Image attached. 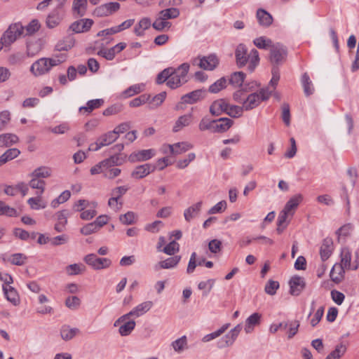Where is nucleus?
Wrapping results in <instances>:
<instances>
[{"label": "nucleus", "instance_id": "338daca9", "mask_svg": "<svg viewBox=\"0 0 359 359\" xmlns=\"http://www.w3.org/2000/svg\"><path fill=\"white\" fill-rule=\"evenodd\" d=\"M244 110L243 107H239L237 105H229L227 107L226 114L232 118H238L242 116L243 111Z\"/></svg>", "mask_w": 359, "mask_h": 359}, {"label": "nucleus", "instance_id": "a19ab883", "mask_svg": "<svg viewBox=\"0 0 359 359\" xmlns=\"http://www.w3.org/2000/svg\"><path fill=\"white\" fill-rule=\"evenodd\" d=\"M245 78V74L243 72H235L231 74L229 83L234 87H241Z\"/></svg>", "mask_w": 359, "mask_h": 359}, {"label": "nucleus", "instance_id": "4c0bfd02", "mask_svg": "<svg viewBox=\"0 0 359 359\" xmlns=\"http://www.w3.org/2000/svg\"><path fill=\"white\" fill-rule=\"evenodd\" d=\"M79 333L78 328H71L69 325H63L60 330V335L62 339L69 341Z\"/></svg>", "mask_w": 359, "mask_h": 359}, {"label": "nucleus", "instance_id": "c03bdc74", "mask_svg": "<svg viewBox=\"0 0 359 359\" xmlns=\"http://www.w3.org/2000/svg\"><path fill=\"white\" fill-rule=\"evenodd\" d=\"M166 98V92L163 91L155 96H154L152 98L150 97L149 102H147V103L149 104L150 109H155L158 107L162 104V103L164 102V100Z\"/></svg>", "mask_w": 359, "mask_h": 359}, {"label": "nucleus", "instance_id": "423d86ee", "mask_svg": "<svg viewBox=\"0 0 359 359\" xmlns=\"http://www.w3.org/2000/svg\"><path fill=\"white\" fill-rule=\"evenodd\" d=\"M24 27L20 24H13L9 26L1 38V43L5 46H10L18 37L23 34Z\"/></svg>", "mask_w": 359, "mask_h": 359}, {"label": "nucleus", "instance_id": "473e14b6", "mask_svg": "<svg viewBox=\"0 0 359 359\" xmlns=\"http://www.w3.org/2000/svg\"><path fill=\"white\" fill-rule=\"evenodd\" d=\"M182 257L180 255H175L169 257L163 261L158 262V265L161 269H169L175 268L180 262Z\"/></svg>", "mask_w": 359, "mask_h": 359}, {"label": "nucleus", "instance_id": "1a4fd4ad", "mask_svg": "<svg viewBox=\"0 0 359 359\" xmlns=\"http://www.w3.org/2000/svg\"><path fill=\"white\" fill-rule=\"evenodd\" d=\"M85 262L95 270H101L110 266L111 259L98 257L95 254H89L84 257Z\"/></svg>", "mask_w": 359, "mask_h": 359}, {"label": "nucleus", "instance_id": "69168bd1", "mask_svg": "<svg viewBox=\"0 0 359 359\" xmlns=\"http://www.w3.org/2000/svg\"><path fill=\"white\" fill-rule=\"evenodd\" d=\"M180 250V245L175 241H170L166 245L162 251L168 255H174L176 252Z\"/></svg>", "mask_w": 359, "mask_h": 359}, {"label": "nucleus", "instance_id": "2f4dec72", "mask_svg": "<svg viewBox=\"0 0 359 359\" xmlns=\"http://www.w3.org/2000/svg\"><path fill=\"white\" fill-rule=\"evenodd\" d=\"M19 140L18 137L13 133H4L0 135V147H8L17 143Z\"/></svg>", "mask_w": 359, "mask_h": 359}, {"label": "nucleus", "instance_id": "9b49d317", "mask_svg": "<svg viewBox=\"0 0 359 359\" xmlns=\"http://www.w3.org/2000/svg\"><path fill=\"white\" fill-rule=\"evenodd\" d=\"M206 90L205 89H198L187 93L181 97V102L183 104H192L205 98Z\"/></svg>", "mask_w": 359, "mask_h": 359}, {"label": "nucleus", "instance_id": "20e7f679", "mask_svg": "<svg viewBox=\"0 0 359 359\" xmlns=\"http://www.w3.org/2000/svg\"><path fill=\"white\" fill-rule=\"evenodd\" d=\"M112 34V28L106 29L98 32V36H105L95 42V48H99L97 54L107 60H112V48L109 47L112 39L111 35Z\"/></svg>", "mask_w": 359, "mask_h": 359}, {"label": "nucleus", "instance_id": "b1692460", "mask_svg": "<svg viewBox=\"0 0 359 359\" xmlns=\"http://www.w3.org/2000/svg\"><path fill=\"white\" fill-rule=\"evenodd\" d=\"M261 318L262 315L259 313L256 312L250 315L245 320V332L247 334L251 333L255 327L261 323Z\"/></svg>", "mask_w": 359, "mask_h": 359}, {"label": "nucleus", "instance_id": "dca6fc26", "mask_svg": "<svg viewBox=\"0 0 359 359\" xmlns=\"http://www.w3.org/2000/svg\"><path fill=\"white\" fill-rule=\"evenodd\" d=\"M112 143V132H108L100 137L96 142L90 144L88 151H96L104 146Z\"/></svg>", "mask_w": 359, "mask_h": 359}, {"label": "nucleus", "instance_id": "4468645a", "mask_svg": "<svg viewBox=\"0 0 359 359\" xmlns=\"http://www.w3.org/2000/svg\"><path fill=\"white\" fill-rule=\"evenodd\" d=\"M93 24V21L92 20L84 18L76 20L72 23L69 27V29L76 34L86 32L90 29Z\"/></svg>", "mask_w": 359, "mask_h": 359}, {"label": "nucleus", "instance_id": "49530a36", "mask_svg": "<svg viewBox=\"0 0 359 359\" xmlns=\"http://www.w3.org/2000/svg\"><path fill=\"white\" fill-rule=\"evenodd\" d=\"M104 104V100L102 99H95L89 100L86 107H81L79 108V111L81 112L83 111H86L88 113H90L93 110L100 107Z\"/></svg>", "mask_w": 359, "mask_h": 359}, {"label": "nucleus", "instance_id": "cd10ccee", "mask_svg": "<svg viewBox=\"0 0 359 359\" xmlns=\"http://www.w3.org/2000/svg\"><path fill=\"white\" fill-rule=\"evenodd\" d=\"M256 17L261 26L269 27L273 22V18L271 15L262 8H259L257 11Z\"/></svg>", "mask_w": 359, "mask_h": 359}, {"label": "nucleus", "instance_id": "ea45409f", "mask_svg": "<svg viewBox=\"0 0 359 359\" xmlns=\"http://www.w3.org/2000/svg\"><path fill=\"white\" fill-rule=\"evenodd\" d=\"M302 86L304 88V93L306 96H309L313 93L314 88L313 87L312 82L307 73H304L301 79Z\"/></svg>", "mask_w": 359, "mask_h": 359}, {"label": "nucleus", "instance_id": "4d7b16f0", "mask_svg": "<svg viewBox=\"0 0 359 359\" xmlns=\"http://www.w3.org/2000/svg\"><path fill=\"white\" fill-rule=\"evenodd\" d=\"M150 95L149 94H142L140 96L134 98L129 102V106L130 107H140L147 102H149Z\"/></svg>", "mask_w": 359, "mask_h": 359}, {"label": "nucleus", "instance_id": "3c124183", "mask_svg": "<svg viewBox=\"0 0 359 359\" xmlns=\"http://www.w3.org/2000/svg\"><path fill=\"white\" fill-rule=\"evenodd\" d=\"M31 180L29 182V186L32 189L40 190V192L36 193V194L41 196L45 190V181L37 177H31Z\"/></svg>", "mask_w": 359, "mask_h": 359}, {"label": "nucleus", "instance_id": "603ef678", "mask_svg": "<svg viewBox=\"0 0 359 359\" xmlns=\"http://www.w3.org/2000/svg\"><path fill=\"white\" fill-rule=\"evenodd\" d=\"M253 43L259 49H267L273 45L272 41L270 39H267L264 36H260L253 40Z\"/></svg>", "mask_w": 359, "mask_h": 359}, {"label": "nucleus", "instance_id": "5fc2aeb1", "mask_svg": "<svg viewBox=\"0 0 359 359\" xmlns=\"http://www.w3.org/2000/svg\"><path fill=\"white\" fill-rule=\"evenodd\" d=\"M299 322L298 320H287V334L289 339H292L298 332Z\"/></svg>", "mask_w": 359, "mask_h": 359}, {"label": "nucleus", "instance_id": "0e129e2a", "mask_svg": "<svg viewBox=\"0 0 359 359\" xmlns=\"http://www.w3.org/2000/svg\"><path fill=\"white\" fill-rule=\"evenodd\" d=\"M71 196L69 191L66 190L63 191L57 198L54 199L51 202V207L56 208L60 204L66 202Z\"/></svg>", "mask_w": 359, "mask_h": 359}, {"label": "nucleus", "instance_id": "f704fd0d", "mask_svg": "<svg viewBox=\"0 0 359 359\" xmlns=\"http://www.w3.org/2000/svg\"><path fill=\"white\" fill-rule=\"evenodd\" d=\"M75 43V39L73 36L69 35L60 41L56 45V49L58 51L68 50L71 49Z\"/></svg>", "mask_w": 359, "mask_h": 359}, {"label": "nucleus", "instance_id": "774afa93", "mask_svg": "<svg viewBox=\"0 0 359 359\" xmlns=\"http://www.w3.org/2000/svg\"><path fill=\"white\" fill-rule=\"evenodd\" d=\"M0 215L16 217L18 216V213L15 208L10 207L2 201V205L0 207Z\"/></svg>", "mask_w": 359, "mask_h": 359}, {"label": "nucleus", "instance_id": "aec40b11", "mask_svg": "<svg viewBox=\"0 0 359 359\" xmlns=\"http://www.w3.org/2000/svg\"><path fill=\"white\" fill-rule=\"evenodd\" d=\"M129 186H119L114 189V209L119 210L123 204V201L121 199V196L124 195L129 189Z\"/></svg>", "mask_w": 359, "mask_h": 359}, {"label": "nucleus", "instance_id": "79ce46f5", "mask_svg": "<svg viewBox=\"0 0 359 359\" xmlns=\"http://www.w3.org/2000/svg\"><path fill=\"white\" fill-rule=\"evenodd\" d=\"M341 265L346 269H351V252L348 247H344L341 250Z\"/></svg>", "mask_w": 359, "mask_h": 359}, {"label": "nucleus", "instance_id": "13d9d810", "mask_svg": "<svg viewBox=\"0 0 359 359\" xmlns=\"http://www.w3.org/2000/svg\"><path fill=\"white\" fill-rule=\"evenodd\" d=\"M85 271L83 264H72L67 266L66 271L69 276L77 275Z\"/></svg>", "mask_w": 359, "mask_h": 359}, {"label": "nucleus", "instance_id": "6ab92c4d", "mask_svg": "<svg viewBox=\"0 0 359 359\" xmlns=\"http://www.w3.org/2000/svg\"><path fill=\"white\" fill-rule=\"evenodd\" d=\"M229 107L228 102L224 99H218L215 100L210 107V113L218 116L223 113H226L227 107Z\"/></svg>", "mask_w": 359, "mask_h": 359}, {"label": "nucleus", "instance_id": "bf43d9fd", "mask_svg": "<svg viewBox=\"0 0 359 359\" xmlns=\"http://www.w3.org/2000/svg\"><path fill=\"white\" fill-rule=\"evenodd\" d=\"M187 344V339L186 336H182V337L175 340L172 342V346L173 349L178 353L182 352L185 348Z\"/></svg>", "mask_w": 359, "mask_h": 359}, {"label": "nucleus", "instance_id": "f8f14e48", "mask_svg": "<svg viewBox=\"0 0 359 359\" xmlns=\"http://www.w3.org/2000/svg\"><path fill=\"white\" fill-rule=\"evenodd\" d=\"M290 293L293 296H299L306 286L304 278L294 276L291 278L289 282Z\"/></svg>", "mask_w": 359, "mask_h": 359}, {"label": "nucleus", "instance_id": "72a5a7b5", "mask_svg": "<svg viewBox=\"0 0 359 359\" xmlns=\"http://www.w3.org/2000/svg\"><path fill=\"white\" fill-rule=\"evenodd\" d=\"M3 290L8 301L14 305H17L19 303L20 299L14 287L12 286H3Z\"/></svg>", "mask_w": 359, "mask_h": 359}, {"label": "nucleus", "instance_id": "864d4df0", "mask_svg": "<svg viewBox=\"0 0 359 359\" xmlns=\"http://www.w3.org/2000/svg\"><path fill=\"white\" fill-rule=\"evenodd\" d=\"M226 82L227 80L226 78L222 77L209 87V92L211 93H217L219 92L221 90L226 87Z\"/></svg>", "mask_w": 359, "mask_h": 359}, {"label": "nucleus", "instance_id": "393cba45", "mask_svg": "<svg viewBox=\"0 0 359 359\" xmlns=\"http://www.w3.org/2000/svg\"><path fill=\"white\" fill-rule=\"evenodd\" d=\"M290 215L282 210L277 219V228L276 231L280 234L287 228L290 222Z\"/></svg>", "mask_w": 359, "mask_h": 359}, {"label": "nucleus", "instance_id": "412c9836", "mask_svg": "<svg viewBox=\"0 0 359 359\" xmlns=\"http://www.w3.org/2000/svg\"><path fill=\"white\" fill-rule=\"evenodd\" d=\"M219 64V60L215 55H210L203 57L200 60L199 67L205 70L212 71L215 69Z\"/></svg>", "mask_w": 359, "mask_h": 359}, {"label": "nucleus", "instance_id": "2eb2a0df", "mask_svg": "<svg viewBox=\"0 0 359 359\" xmlns=\"http://www.w3.org/2000/svg\"><path fill=\"white\" fill-rule=\"evenodd\" d=\"M156 151L153 149H143L135 151L129 155L128 159L130 162H136L151 159L155 156Z\"/></svg>", "mask_w": 359, "mask_h": 359}, {"label": "nucleus", "instance_id": "09e8293b", "mask_svg": "<svg viewBox=\"0 0 359 359\" xmlns=\"http://www.w3.org/2000/svg\"><path fill=\"white\" fill-rule=\"evenodd\" d=\"M158 15L168 21L169 19L177 18L180 15V11L176 8H169L161 11Z\"/></svg>", "mask_w": 359, "mask_h": 359}, {"label": "nucleus", "instance_id": "7c9ffc66", "mask_svg": "<svg viewBox=\"0 0 359 359\" xmlns=\"http://www.w3.org/2000/svg\"><path fill=\"white\" fill-rule=\"evenodd\" d=\"M344 269L346 268L343 265H334L330 274L331 280L336 283H340L344 278Z\"/></svg>", "mask_w": 359, "mask_h": 359}, {"label": "nucleus", "instance_id": "37998d69", "mask_svg": "<svg viewBox=\"0 0 359 359\" xmlns=\"http://www.w3.org/2000/svg\"><path fill=\"white\" fill-rule=\"evenodd\" d=\"M144 89V84L137 83L133 85L128 88L122 93V96L125 98L133 96L136 94L140 93Z\"/></svg>", "mask_w": 359, "mask_h": 359}, {"label": "nucleus", "instance_id": "f257e3e1", "mask_svg": "<svg viewBox=\"0 0 359 359\" xmlns=\"http://www.w3.org/2000/svg\"><path fill=\"white\" fill-rule=\"evenodd\" d=\"M235 58L236 65L239 68L243 67L249 62L248 69L250 72L255 71L260 60L259 52L253 48L248 53V50L243 43L237 46L235 50Z\"/></svg>", "mask_w": 359, "mask_h": 359}, {"label": "nucleus", "instance_id": "c9c22d12", "mask_svg": "<svg viewBox=\"0 0 359 359\" xmlns=\"http://www.w3.org/2000/svg\"><path fill=\"white\" fill-rule=\"evenodd\" d=\"M191 114L180 116L173 126L172 131L177 133L182 128L189 126L191 123Z\"/></svg>", "mask_w": 359, "mask_h": 359}, {"label": "nucleus", "instance_id": "052dcab7", "mask_svg": "<svg viewBox=\"0 0 359 359\" xmlns=\"http://www.w3.org/2000/svg\"><path fill=\"white\" fill-rule=\"evenodd\" d=\"M65 306L71 310H76L81 305V299L76 296H69L65 299Z\"/></svg>", "mask_w": 359, "mask_h": 359}, {"label": "nucleus", "instance_id": "680f3d73", "mask_svg": "<svg viewBox=\"0 0 359 359\" xmlns=\"http://www.w3.org/2000/svg\"><path fill=\"white\" fill-rule=\"evenodd\" d=\"M26 260L27 257L22 253L13 254L8 259V261L10 262L12 264L17 266L23 265Z\"/></svg>", "mask_w": 359, "mask_h": 359}, {"label": "nucleus", "instance_id": "39448f33", "mask_svg": "<svg viewBox=\"0 0 359 359\" xmlns=\"http://www.w3.org/2000/svg\"><path fill=\"white\" fill-rule=\"evenodd\" d=\"M287 55L285 46L280 43L273 44L270 48L269 60L273 66L278 67L286 60Z\"/></svg>", "mask_w": 359, "mask_h": 359}, {"label": "nucleus", "instance_id": "9d476101", "mask_svg": "<svg viewBox=\"0 0 359 359\" xmlns=\"http://www.w3.org/2000/svg\"><path fill=\"white\" fill-rule=\"evenodd\" d=\"M241 330L242 325L241 324L237 325L234 328L231 329L228 334L219 340L217 347L219 348H224L232 346Z\"/></svg>", "mask_w": 359, "mask_h": 359}, {"label": "nucleus", "instance_id": "e433bc0d", "mask_svg": "<svg viewBox=\"0 0 359 359\" xmlns=\"http://www.w3.org/2000/svg\"><path fill=\"white\" fill-rule=\"evenodd\" d=\"M123 148V144H117L114 146V165L121 164L125 161L127 155L123 153H120Z\"/></svg>", "mask_w": 359, "mask_h": 359}, {"label": "nucleus", "instance_id": "0eeeda50", "mask_svg": "<svg viewBox=\"0 0 359 359\" xmlns=\"http://www.w3.org/2000/svg\"><path fill=\"white\" fill-rule=\"evenodd\" d=\"M90 171L91 175L102 173L105 177L112 178V156H109L92 167Z\"/></svg>", "mask_w": 359, "mask_h": 359}, {"label": "nucleus", "instance_id": "a211bd4d", "mask_svg": "<svg viewBox=\"0 0 359 359\" xmlns=\"http://www.w3.org/2000/svg\"><path fill=\"white\" fill-rule=\"evenodd\" d=\"M156 169L155 165L151 163H146L137 166L136 168L132 172V177L136 179H141L151 172H154Z\"/></svg>", "mask_w": 359, "mask_h": 359}, {"label": "nucleus", "instance_id": "f03ea898", "mask_svg": "<svg viewBox=\"0 0 359 359\" xmlns=\"http://www.w3.org/2000/svg\"><path fill=\"white\" fill-rule=\"evenodd\" d=\"M65 60V55H55L51 58L43 57L32 64L30 71L35 76H40L49 72L51 67L57 66Z\"/></svg>", "mask_w": 359, "mask_h": 359}, {"label": "nucleus", "instance_id": "4be33fe9", "mask_svg": "<svg viewBox=\"0 0 359 359\" xmlns=\"http://www.w3.org/2000/svg\"><path fill=\"white\" fill-rule=\"evenodd\" d=\"M261 102H262L259 97L257 92L252 93L249 94L246 98H245V100L243 103V107L244 110L250 111L258 107Z\"/></svg>", "mask_w": 359, "mask_h": 359}, {"label": "nucleus", "instance_id": "bb28decb", "mask_svg": "<svg viewBox=\"0 0 359 359\" xmlns=\"http://www.w3.org/2000/svg\"><path fill=\"white\" fill-rule=\"evenodd\" d=\"M128 318H126L123 321L121 320L120 323L116 325H119L118 332L121 336H128L135 329V322L133 320H128Z\"/></svg>", "mask_w": 359, "mask_h": 359}, {"label": "nucleus", "instance_id": "58836bf2", "mask_svg": "<svg viewBox=\"0 0 359 359\" xmlns=\"http://www.w3.org/2000/svg\"><path fill=\"white\" fill-rule=\"evenodd\" d=\"M51 168L47 166H41L34 169L30 174V177H37L39 179L47 178L51 175Z\"/></svg>", "mask_w": 359, "mask_h": 359}, {"label": "nucleus", "instance_id": "6e6552de", "mask_svg": "<svg viewBox=\"0 0 359 359\" xmlns=\"http://www.w3.org/2000/svg\"><path fill=\"white\" fill-rule=\"evenodd\" d=\"M153 306V302L151 301H147L142 302L135 306L133 310H131L127 314L122 316L119 318L114 323V326L116 327L121 320H124L126 318H129L130 316H135L136 318L140 317L147 311H149Z\"/></svg>", "mask_w": 359, "mask_h": 359}, {"label": "nucleus", "instance_id": "7ed1b4c3", "mask_svg": "<svg viewBox=\"0 0 359 359\" xmlns=\"http://www.w3.org/2000/svg\"><path fill=\"white\" fill-rule=\"evenodd\" d=\"M189 67L188 63H183L177 68L171 67V74L170 79L166 82V85L171 89H175L187 83Z\"/></svg>", "mask_w": 359, "mask_h": 359}, {"label": "nucleus", "instance_id": "8fccbe9b", "mask_svg": "<svg viewBox=\"0 0 359 359\" xmlns=\"http://www.w3.org/2000/svg\"><path fill=\"white\" fill-rule=\"evenodd\" d=\"M346 347L342 344H339L336 346L334 350H333L325 359H340L346 353Z\"/></svg>", "mask_w": 359, "mask_h": 359}, {"label": "nucleus", "instance_id": "5701e85b", "mask_svg": "<svg viewBox=\"0 0 359 359\" xmlns=\"http://www.w3.org/2000/svg\"><path fill=\"white\" fill-rule=\"evenodd\" d=\"M333 250V241L331 238H325L320 249V255L323 261L327 260L332 255Z\"/></svg>", "mask_w": 359, "mask_h": 359}, {"label": "nucleus", "instance_id": "6e6d98bb", "mask_svg": "<svg viewBox=\"0 0 359 359\" xmlns=\"http://www.w3.org/2000/svg\"><path fill=\"white\" fill-rule=\"evenodd\" d=\"M87 6V0H74L73 8L75 13L83 16Z\"/></svg>", "mask_w": 359, "mask_h": 359}, {"label": "nucleus", "instance_id": "f3484780", "mask_svg": "<svg viewBox=\"0 0 359 359\" xmlns=\"http://www.w3.org/2000/svg\"><path fill=\"white\" fill-rule=\"evenodd\" d=\"M215 123L212 126V133H224L227 131L233 125V121L229 118H220L214 120Z\"/></svg>", "mask_w": 359, "mask_h": 359}, {"label": "nucleus", "instance_id": "ddd939ff", "mask_svg": "<svg viewBox=\"0 0 359 359\" xmlns=\"http://www.w3.org/2000/svg\"><path fill=\"white\" fill-rule=\"evenodd\" d=\"M64 17L62 9L55 8L50 13L46 20V25L49 29L58 26Z\"/></svg>", "mask_w": 359, "mask_h": 359}, {"label": "nucleus", "instance_id": "c756f323", "mask_svg": "<svg viewBox=\"0 0 359 359\" xmlns=\"http://www.w3.org/2000/svg\"><path fill=\"white\" fill-rule=\"evenodd\" d=\"M170 151L173 155L180 154L193 148V145L187 142H182L168 145Z\"/></svg>", "mask_w": 359, "mask_h": 359}, {"label": "nucleus", "instance_id": "a18cd8bd", "mask_svg": "<svg viewBox=\"0 0 359 359\" xmlns=\"http://www.w3.org/2000/svg\"><path fill=\"white\" fill-rule=\"evenodd\" d=\"M171 25V22L166 21L165 18H162L159 15L152 24L153 28L159 32L168 30Z\"/></svg>", "mask_w": 359, "mask_h": 359}, {"label": "nucleus", "instance_id": "a878e982", "mask_svg": "<svg viewBox=\"0 0 359 359\" xmlns=\"http://www.w3.org/2000/svg\"><path fill=\"white\" fill-rule=\"evenodd\" d=\"M302 200V195L297 194L290 198V200L285 205V207L283 210L290 214V217H292L294 213V210L298 207L299 204Z\"/></svg>", "mask_w": 359, "mask_h": 359}, {"label": "nucleus", "instance_id": "c85d7f7f", "mask_svg": "<svg viewBox=\"0 0 359 359\" xmlns=\"http://www.w3.org/2000/svg\"><path fill=\"white\" fill-rule=\"evenodd\" d=\"M202 204V201H199L184 210V216L187 222H190L193 218L199 215Z\"/></svg>", "mask_w": 359, "mask_h": 359}, {"label": "nucleus", "instance_id": "de8ad7c7", "mask_svg": "<svg viewBox=\"0 0 359 359\" xmlns=\"http://www.w3.org/2000/svg\"><path fill=\"white\" fill-rule=\"evenodd\" d=\"M229 326H230V323H226V324L223 325L217 331L205 335L202 339V341L203 342H208L212 339H216L217 337L221 336L229 327Z\"/></svg>", "mask_w": 359, "mask_h": 359}, {"label": "nucleus", "instance_id": "e2e57ef3", "mask_svg": "<svg viewBox=\"0 0 359 359\" xmlns=\"http://www.w3.org/2000/svg\"><path fill=\"white\" fill-rule=\"evenodd\" d=\"M27 203L29 205L30 208L34 210L44 209L46 207V204L41 201L40 196L29 198Z\"/></svg>", "mask_w": 359, "mask_h": 359}]
</instances>
